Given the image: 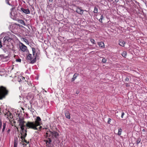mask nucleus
Instances as JSON below:
<instances>
[{
    "instance_id": "obj_1",
    "label": "nucleus",
    "mask_w": 147,
    "mask_h": 147,
    "mask_svg": "<svg viewBox=\"0 0 147 147\" xmlns=\"http://www.w3.org/2000/svg\"><path fill=\"white\" fill-rule=\"evenodd\" d=\"M46 134L47 137H51L53 138H55L57 139H58L59 136V134L56 131L53 130H49L47 131Z\"/></svg>"
},
{
    "instance_id": "obj_2",
    "label": "nucleus",
    "mask_w": 147,
    "mask_h": 147,
    "mask_svg": "<svg viewBox=\"0 0 147 147\" xmlns=\"http://www.w3.org/2000/svg\"><path fill=\"white\" fill-rule=\"evenodd\" d=\"M8 93V91L3 86L0 87V100L4 98Z\"/></svg>"
},
{
    "instance_id": "obj_3",
    "label": "nucleus",
    "mask_w": 147,
    "mask_h": 147,
    "mask_svg": "<svg viewBox=\"0 0 147 147\" xmlns=\"http://www.w3.org/2000/svg\"><path fill=\"white\" fill-rule=\"evenodd\" d=\"M26 125L27 129H31L34 130H38L37 126L35 124L34 122H30L28 121L26 124Z\"/></svg>"
},
{
    "instance_id": "obj_4",
    "label": "nucleus",
    "mask_w": 147,
    "mask_h": 147,
    "mask_svg": "<svg viewBox=\"0 0 147 147\" xmlns=\"http://www.w3.org/2000/svg\"><path fill=\"white\" fill-rule=\"evenodd\" d=\"M32 51L33 52V55L34 58L33 60L31 61L30 63L31 64H33L35 63L36 61V57L37 54V53H36V49L35 48H32Z\"/></svg>"
},
{
    "instance_id": "obj_5",
    "label": "nucleus",
    "mask_w": 147,
    "mask_h": 147,
    "mask_svg": "<svg viewBox=\"0 0 147 147\" xmlns=\"http://www.w3.org/2000/svg\"><path fill=\"white\" fill-rule=\"evenodd\" d=\"M141 140L138 138L136 140V142L134 144V147H141L142 146V143L140 142Z\"/></svg>"
},
{
    "instance_id": "obj_6",
    "label": "nucleus",
    "mask_w": 147,
    "mask_h": 147,
    "mask_svg": "<svg viewBox=\"0 0 147 147\" xmlns=\"http://www.w3.org/2000/svg\"><path fill=\"white\" fill-rule=\"evenodd\" d=\"M11 38L9 36H5L3 39V45H5L7 42H11Z\"/></svg>"
},
{
    "instance_id": "obj_7",
    "label": "nucleus",
    "mask_w": 147,
    "mask_h": 147,
    "mask_svg": "<svg viewBox=\"0 0 147 147\" xmlns=\"http://www.w3.org/2000/svg\"><path fill=\"white\" fill-rule=\"evenodd\" d=\"M36 125L38 126L42 124L41 119L40 117L38 116L36 117V119L34 122Z\"/></svg>"
},
{
    "instance_id": "obj_8",
    "label": "nucleus",
    "mask_w": 147,
    "mask_h": 147,
    "mask_svg": "<svg viewBox=\"0 0 147 147\" xmlns=\"http://www.w3.org/2000/svg\"><path fill=\"white\" fill-rule=\"evenodd\" d=\"M21 44V45L20 46V49L23 52L26 51L28 50L27 47L22 43Z\"/></svg>"
},
{
    "instance_id": "obj_9",
    "label": "nucleus",
    "mask_w": 147,
    "mask_h": 147,
    "mask_svg": "<svg viewBox=\"0 0 147 147\" xmlns=\"http://www.w3.org/2000/svg\"><path fill=\"white\" fill-rule=\"evenodd\" d=\"M84 10H83L81 7H77L76 12L82 15L83 14Z\"/></svg>"
},
{
    "instance_id": "obj_10",
    "label": "nucleus",
    "mask_w": 147,
    "mask_h": 147,
    "mask_svg": "<svg viewBox=\"0 0 147 147\" xmlns=\"http://www.w3.org/2000/svg\"><path fill=\"white\" fill-rule=\"evenodd\" d=\"M18 121L19 123V125L20 127L25 126L24 123L25 122L24 121L23 119H20Z\"/></svg>"
},
{
    "instance_id": "obj_11",
    "label": "nucleus",
    "mask_w": 147,
    "mask_h": 147,
    "mask_svg": "<svg viewBox=\"0 0 147 147\" xmlns=\"http://www.w3.org/2000/svg\"><path fill=\"white\" fill-rule=\"evenodd\" d=\"M5 115L8 119H11L13 117L11 113L9 111L5 113Z\"/></svg>"
},
{
    "instance_id": "obj_12",
    "label": "nucleus",
    "mask_w": 147,
    "mask_h": 147,
    "mask_svg": "<svg viewBox=\"0 0 147 147\" xmlns=\"http://www.w3.org/2000/svg\"><path fill=\"white\" fill-rule=\"evenodd\" d=\"M20 128H21V129L22 130V132L23 133H24L25 132V133H24V134H23L24 135V136L23 137H26L27 135V128H26V129H24V126H21V127H20Z\"/></svg>"
},
{
    "instance_id": "obj_13",
    "label": "nucleus",
    "mask_w": 147,
    "mask_h": 147,
    "mask_svg": "<svg viewBox=\"0 0 147 147\" xmlns=\"http://www.w3.org/2000/svg\"><path fill=\"white\" fill-rule=\"evenodd\" d=\"M21 9L23 12L26 14H29L30 13V11L28 9H25L23 8H21Z\"/></svg>"
},
{
    "instance_id": "obj_14",
    "label": "nucleus",
    "mask_w": 147,
    "mask_h": 147,
    "mask_svg": "<svg viewBox=\"0 0 147 147\" xmlns=\"http://www.w3.org/2000/svg\"><path fill=\"white\" fill-rule=\"evenodd\" d=\"M125 43V41L123 40H119V45L122 47H124Z\"/></svg>"
},
{
    "instance_id": "obj_15",
    "label": "nucleus",
    "mask_w": 147,
    "mask_h": 147,
    "mask_svg": "<svg viewBox=\"0 0 147 147\" xmlns=\"http://www.w3.org/2000/svg\"><path fill=\"white\" fill-rule=\"evenodd\" d=\"M78 76V74L77 73L75 74L73 76V77L71 79V81L72 82L74 81Z\"/></svg>"
},
{
    "instance_id": "obj_16",
    "label": "nucleus",
    "mask_w": 147,
    "mask_h": 147,
    "mask_svg": "<svg viewBox=\"0 0 147 147\" xmlns=\"http://www.w3.org/2000/svg\"><path fill=\"white\" fill-rule=\"evenodd\" d=\"M27 58L28 60H30L31 61L32 60H33L32 59L33 58L32 57V55L31 54H29L28 55H27Z\"/></svg>"
},
{
    "instance_id": "obj_17",
    "label": "nucleus",
    "mask_w": 147,
    "mask_h": 147,
    "mask_svg": "<svg viewBox=\"0 0 147 147\" xmlns=\"http://www.w3.org/2000/svg\"><path fill=\"white\" fill-rule=\"evenodd\" d=\"M99 46L101 47H104L105 45L104 42H100L98 43Z\"/></svg>"
},
{
    "instance_id": "obj_18",
    "label": "nucleus",
    "mask_w": 147,
    "mask_h": 147,
    "mask_svg": "<svg viewBox=\"0 0 147 147\" xmlns=\"http://www.w3.org/2000/svg\"><path fill=\"white\" fill-rule=\"evenodd\" d=\"M65 114L67 118L68 119H70V114H69L68 111H67L66 113H65Z\"/></svg>"
},
{
    "instance_id": "obj_19",
    "label": "nucleus",
    "mask_w": 147,
    "mask_h": 147,
    "mask_svg": "<svg viewBox=\"0 0 147 147\" xmlns=\"http://www.w3.org/2000/svg\"><path fill=\"white\" fill-rule=\"evenodd\" d=\"M44 141L46 142L47 144H50L51 142V140L50 138H48V140H45Z\"/></svg>"
},
{
    "instance_id": "obj_20",
    "label": "nucleus",
    "mask_w": 147,
    "mask_h": 147,
    "mask_svg": "<svg viewBox=\"0 0 147 147\" xmlns=\"http://www.w3.org/2000/svg\"><path fill=\"white\" fill-rule=\"evenodd\" d=\"M10 14L12 16V17L11 18L13 19H15L17 17V14H14L13 15H12V12H11L10 13Z\"/></svg>"
},
{
    "instance_id": "obj_21",
    "label": "nucleus",
    "mask_w": 147,
    "mask_h": 147,
    "mask_svg": "<svg viewBox=\"0 0 147 147\" xmlns=\"http://www.w3.org/2000/svg\"><path fill=\"white\" fill-rule=\"evenodd\" d=\"M0 57L1 59H7L8 58V56H5L4 55H0Z\"/></svg>"
},
{
    "instance_id": "obj_22",
    "label": "nucleus",
    "mask_w": 147,
    "mask_h": 147,
    "mask_svg": "<svg viewBox=\"0 0 147 147\" xmlns=\"http://www.w3.org/2000/svg\"><path fill=\"white\" fill-rule=\"evenodd\" d=\"M18 22L23 25H25L24 22L22 20H19L18 21Z\"/></svg>"
},
{
    "instance_id": "obj_23",
    "label": "nucleus",
    "mask_w": 147,
    "mask_h": 147,
    "mask_svg": "<svg viewBox=\"0 0 147 147\" xmlns=\"http://www.w3.org/2000/svg\"><path fill=\"white\" fill-rule=\"evenodd\" d=\"M6 124L5 123H3V128L2 130V132L4 131L5 127H6Z\"/></svg>"
},
{
    "instance_id": "obj_24",
    "label": "nucleus",
    "mask_w": 147,
    "mask_h": 147,
    "mask_svg": "<svg viewBox=\"0 0 147 147\" xmlns=\"http://www.w3.org/2000/svg\"><path fill=\"white\" fill-rule=\"evenodd\" d=\"M126 55H127V53L126 51H123L122 53V56L124 57H126Z\"/></svg>"
},
{
    "instance_id": "obj_25",
    "label": "nucleus",
    "mask_w": 147,
    "mask_h": 147,
    "mask_svg": "<svg viewBox=\"0 0 147 147\" xmlns=\"http://www.w3.org/2000/svg\"><path fill=\"white\" fill-rule=\"evenodd\" d=\"M122 131V129L121 128H119L118 129V134L119 135H120L121 134V132Z\"/></svg>"
},
{
    "instance_id": "obj_26",
    "label": "nucleus",
    "mask_w": 147,
    "mask_h": 147,
    "mask_svg": "<svg viewBox=\"0 0 147 147\" xmlns=\"http://www.w3.org/2000/svg\"><path fill=\"white\" fill-rule=\"evenodd\" d=\"M25 133V132L23 133L22 132L21 133V134L22 135V136L21 137V138L23 140V139H24V138H25V137H24L23 134H24Z\"/></svg>"
},
{
    "instance_id": "obj_27",
    "label": "nucleus",
    "mask_w": 147,
    "mask_h": 147,
    "mask_svg": "<svg viewBox=\"0 0 147 147\" xmlns=\"http://www.w3.org/2000/svg\"><path fill=\"white\" fill-rule=\"evenodd\" d=\"M32 106H31L30 108H28V109L31 111L32 113H34L35 111V110L31 107Z\"/></svg>"
},
{
    "instance_id": "obj_28",
    "label": "nucleus",
    "mask_w": 147,
    "mask_h": 147,
    "mask_svg": "<svg viewBox=\"0 0 147 147\" xmlns=\"http://www.w3.org/2000/svg\"><path fill=\"white\" fill-rule=\"evenodd\" d=\"M18 143L16 142V141L15 140H14V145L13 147H17Z\"/></svg>"
},
{
    "instance_id": "obj_29",
    "label": "nucleus",
    "mask_w": 147,
    "mask_h": 147,
    "mask_svg": "<svg viewBox=\"0 0 147 147\" xmlns=\"http://www.w3.org/2000/svg\"><path fill=\"white\" fill-rule=\"evenodd\" d=\"M94 12L95 13H97L98 12V9L96 7H95L94 11Z\"/></svg>"
},
{
    "instance_id": "obj_30",
    "label": "nucleus",
    "mask_w": 147,
    "mask_h": 147,
    "mask_svg": "<svg viewBox=\"0 0 147 147\" xmlns=\"http://www.w3.org/2000/svg\"><path fill=\"white\" fill-rule=\"evenodd\" d=\"M90 40L91 42L92 43H93V44H95V40L94 39H92V38L90 39Z\"/></svg>"
},
{
    "instance_id": "obj_31",
    "label": "nucleus",
    "mask_w": 147,
    "mask_h": 147,
    "mask_svg": "<svg viewBox=\"0 0 147 147\" xmlns=\"http://www.w3.org/2000/svg\"><path fill=\"white\" fill-rule=\"evenodd\" d=\"M107 61V60L105 58H103L102 60V63H105Z\"/></svg>"
},
{
    "instance_id": "obj_32",
    "label": "nucleus",
    "mask_w": 147,
    "mask_h": 147,
    "mask_svg": "<svg viewBox=\"0 0 147 147\" xmlns=\"http://www.w3.org/2000/svg\"><path fill=\"white\" fill-rule=\"evenodd\" d=\"M22 39L23 40V41L26 42V43L27 42H28V41L25 38H23Z\"/></svg>"
},
{
    "instance_id": "obj_33",
    "label": "nucleus",
    "mask_w": 147,
    "mask_h": 147,
    "mask_svg": "<svg viewBox=\"0 0 147 147\" xmlns=\"http://www.w3.org/2000/svg\"><path fill=\"white\" fill-rule=\"evenodd\" d=\"M2 125V122L1 119H0V129L1 128Z\"/></svg>"
},
{
    "instance_id": "obj_34",
    "label": "nucleus",
    "mask_w": 147,
    "mask_h": 147,
    "mask_svg": "<svg viewBox=\"0 0 147 147\" xmlns=\"http://www.w3.org/2000/svg\"><path fill=\"white\" fill-rule=\"evenodd\" d=\"M2 39V38H1L0 39V48H1L2 47V41H1V40Z\"/></svg>"
},
{
    "instance_id": "obj_35",
    "label": "nucleus",
    "mask_w": 147,
    "mask_h": 147,
    "mask_svg": "<svg viewBox=\"0 0 147 147\" xmlns=\"http://www.w3.org/2000/svg\"><path fill=\"white\" fill-rule=\"evenodd\" d=\"M16 61L17 62H20L21 61V59H16Z\"/></svg>"
},
{
    "instance_id": "obj_36",
    "label": "nucleus",
    "mask_w": 147,
    "mask_h": 147,
    "mask_svg": "<svg viewBox=\"0 0 147 147\" xmlns=\"http://www.w3.org/2000/svg\"><path fill=\"white\" fill-rule=\"evenodd\" d=\"M111 120V119H110V118H109L108 121V123L109 124H110Z\"/></svg>"
},
{
    "instance_id": "obj_37",
    "label": "nucleus",
    "mask_w": 147,
    "mask_h": 147,
    "mask_svg": "<svg viewBox=\"0 0 147 147\" xmlns=\"http://www.w3.org/2000/svg\"><path fill=\"white\" fill-rule=\"evenodd\" d=\"M129 79L128 78L126 77L125 79V81L127 82H128L129 81Z\"/></svg>"
},
{
    "instance_id": "obj_38",
    "label": "nucleus",
    "mask_w": 147,
    "mask_h": 147,
    "mask_svg": "<svg viewBox=\"0 0 147 147\" xmlns=\"http://www.w3.org/2000/svg\"><path fill=\"white\" fill-rule=\"evenodd\" d=\"M125 114L124 113V112H122L121 113V117L122 118H123V116Z\"/></svg>"
},
{
    "instance_id": "obj_39",
    "label": "nucleus",
    "mask_w": 147,
    "mask_h": 147,
    "mask_svg": "<svg viewBox=\"0 0 147 147\" xmlns=\"http://www.w3.org/2000/svg\"><path fill=\"white\" fill-rule=\"evenodd\" d=\"M7 4H8L9 5H10V6H13V5H11V4L9 2H8V1H7Z\"/></svg>"
},
{
    "instance_id": "obj_40",
    "label": "nucleus",
    "mask_w": 147,
    "mask_h": 147,
    "mask_svg": "<svg viewBox=\"0 0 147 147\" xmlns=\"http://www.w3.org/2000/svg\"><path fill=\"white\" fill-rule=\"evenodd\" d=\"M12 7L11 8V9H10V10L11 11H12L13 10V9H14L15 8V7L14 6V5H13V6H12Z\"/></svg>"
},
{
    "instance_id": "obj_41",
    "label": "nucleus",
    "mask_w": 147,
    "mask_h": 147,
    "mask_svg": "<svg viewBox=\"0 0 147 147\" xmlns=\"http://www.w3.org/2000/svg\"><path fill=\"white\" fill-rule=\"evenodd\" d=\"M24 140V142L27 143H28V142L25 139V138H24V139H23V140Z\"/></svg>"
},
{
    "instance_id": "obj_42",
    "label": "nucleus",
    "mask_w": 147,
    "mask_h": 147,
    "mask_svg": "<svg viewBox=\"0 0 147 147\" xmlns=\"http://www.w3.org/2000/svg\"><path fill=\"white\" fill-rule=\"evenodd\" d=\"M102 19H99V21L100 22H101V23H102Z\"/></svg>"
},
{
    "instance_id": "obj_43",
    "label": "nucleus",
    "mask_w": 147,
    "mask_h": 147,
    "mask_svg": "<svg viewBox=\"0 0 147 147\" xmlns=\"http://www.w3.org/2000/svg\"><path fill=\"white\" fill-rule=\"evenodd\" d=\"M103 18V16L102 15L101 16H100V19H102Z\"/></svg>"
},
{
    "instance_id": "obj_44",
    "label": "nucleus",
    "mask_w": 147,
    "mask_h": 147,
    "mask_svg": "<svg viewBox=\"0 0 147 147\" xmlns=\"http://www.w3.org/2000/svg\"><path fill=\"white\" fill-rule=\"evenodd\" d=\"M42 128V126H40V127H39V128H38V129H39V130H41V129Z\"/></svg>"
},
{
    "instance_id": "obj_45",
    "label": "nucleus",
    "mask_w": 147,
    "mask_h": 147,
    "mask_svg": "<svg viewBox=\"0 0 147 147\" xmlns=\"http://www.w3.org/2000/svg\"><path fill=\"white\" fill-rule=\"evenodd\" d=\"M10 129H8L7 130V133H9L10 132Z\"/></svg>"
},
{
    "instance_id": "obj_46",
    "label": "nucleus",
    "mask_w": 147,
    "mask_h": 147,
    "mask_svg": "<svg viewBox=\"0 0 147 147\" xmlns=\"http://www.w3.org/2000/svg\"><path fill=\"white\" fill-rule=\"evenodd\" d=\"M79 93V91H76V94H78Z\"/></svg>"
},
{
    "instance_id": "obj_47",
    "label": "nucleus",
    "mask_w": 147,
    "mask_h": 147,
    "mask_svg": "<svg viewBox=\"0 0 147 147\" xmlns=\"http://www.w3.org/2000/svg\"><path fill=\"white\" fill-rule=\"evenodd\" d=\"M49 1L50 2H52L53 1V0H49Z\"/></svg>"
},
{
    "instance_id": "obj_48",
    "label": "nucleus",
    "mask_w": 147,
    "mask_h": 147,
    "mask_svg": "<svg viewBox=\"0 0 147 147\" xmlns=\"http://www.w3.org/2000/svg\"><path fill=\"white\" fill-rule=\"evenodd\" d=\"M145 130L144 129H143V131H145Z\"/></svg>"
},
{
    "instance_id": "obj_49",
    "label": "nucleus",
    "mask_w": 147,
    "mask_h": 147,
    "mask_svg": "<svg viewBox=\"0 0 147 147\" xmlns=\"http://www.w3.org/2000/svg\"><path fill=\"white\" fill-rule=\"evenodd\" d=\"M126 86H128V85H127V84H126Z\"/></svg>"
},
{
    "instance_id": "obj_50",
    "label": "nucleus",
    "mask_w": 147,
    "mask_h": 147,
    "mask_svg": "<svg viewBox=\"0 0 147 147\" xmlns=\"http://www.w3.org/2000/svg\"><path fill=\"white\" fill-rule=\"evenodd\" d=\"M126 86H128V85H127V84H126Z\"/></svg>"
},
{
    "instance_id": "obj_51",
    "label": "nucleus",
    "mask_w": 147,
    "mask_h": 147,
    "mask_svg": "<svg viewBox=\"0 0 147 147\" xmlns=\"http://www.w3.org/2000/svg\"><path fill=\"white\" fill-rule=\"evenodd\" d=\"M47 147H50L49 146H48Z\"/></svg>"
}]
</instances>
